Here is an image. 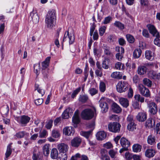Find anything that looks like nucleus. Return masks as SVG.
<instances>
[{"label":"nucleus","mask_w":160,"mask_h":160,"mask_svg":"<svg viewBox=\"0 0 160 160\" xmlns=\"http://www.w3.org/2000/svg\"><path fill=\"white\" fill-rule=\"evenodd\" d=\"M55 11L53 9L49 10L48 12L45 22L48 28H52L55 23Z\"/></svg>","instance_id":"1"},{"label":"nucleus","mask_w":160,"mask_h":160,"mask_svg":"<svg viewBox=\"0 0 160 160\" xmlns=\"http://www.w3.org/2000/svg\"><path fill=\"white\" fill-rule=\"evenodd\" d=\"M121 127V125L117 122H110L108 125L109 131L113 133L119 132Z\"/></svg>","instance_id":"2"},{"label":"nucleus","mask_w":160,"mask_h":160,"mask_svg":"<svg viewBox=\"0 0 160 160\" xmlns=\"http://www.w3.org/2000/svg\"><path fill=\"white\" fill-rule=\"evenodd\" d=\"M75 40V36L73 32L69 33L68 31H66L64 34L62 42L63 45V42L65 41L68 42L69 44H72Z\"/></svg>","instance_id":"3"},{"label":"nucleus","mask_w":160,"mask_h":160,"mask_svg":"<svg viewBox=\"0 0 160 160\" xmlns=\"http://www.w3.org/2000/svg\"><path fill=\"white\" fill-rule=\"evenodd\" d=\"M81 116L84 119H90L94 116V112L91 109H86L82 111Z\"/></svg>","instance_id":"4"},{"label":"nucleus","mask_w":160,"mask_h":160,"mask_svg":"<svg viewBox=\"0 0 160 160\" xmlns=\"http://www.w3.org/2000/svg\"><path fill=\"white\" fill-rule=\"evenodd\" d=\"M138 87L141 94L146 98H151V93L148 88L142 84H139Z\"/></svg>","instance_id":"5"},{"label":"nucleus","mask_w":160,"mask_h":160,"mask_svg":"<svg viewBox=\"0 0 160 160\" xmlns=\"http://www.w3.org/2000/svg\"><path fill=\"white\" fill-rule=\"evenodd\" d=\"M128 83L126 82H119L116 85V89L118 92L121 93L125 92L127 89Z\"/></svg>","instance_id":"6"},{"label":"nucleus","mask_w":160,"mask_h":160,"mask_svg":"<svg viewBox=\"0 0 160 160\" xmlns=\"http://www.w3.org/2000/svg\"><path fill=\"white\" fill-rule=\"evenodd\" d=\"M51 58L50 57H47L45 60L42 63V73L45 78H48L47 72L46 73L45 70H46L47 72L48 71V67L49 65V63Z\"/></svg>","instance_id":"7"},{"label":"nucleus","mask_w":160,"mask_h":160,"mask_svg":"<svg viewBox=\"0 0 160 160\" xmlns=\"http://www.w3.org/2000/svg\"><path fill=\"white\" fill-rule=\"evenodd\" d=\"M106 99L105 97H103L99 101V106L101 108L102 112L103 113L107 112L108 109V105L106 102Z\"/></svg>","instance_id":"8"},{"label":"nucleus","mask_w":160,"mask_h":160,"mask_svg":"<svg viewBox=\"0 0 160 160\" xmlns=\"http://www.w3.org/2000/svg\"><path fill=\"white\" fill-rule=\"evenodd\" d=\"M145 102L148 103V107L149 108V112L153 115L156 114L158 112V108L155 103L153 102L148 103V100L147 99L145 100Z\"/></svg>","instance_id":"9"},{"label":"nucleus","mask_w":160,"mask_h":160,"mask_svg":"<svg viewBox=\"0 0 160 160\" xmlns=\"http://www.w3.org/2000/svg\"><path fill=\"white\" fill-rule=\"evenodd\" d=\"M57 148L60 153H66L68 150V145L64 143H60L57 145Z\"/></svg>","instance_id":"10"},{"label":"nucleus","mask_w":160,"mask_h":160,"mask_svg":"<svg viewBox=\"0 0 160 160\" xmlns=\"http://www.w3.org/2000/svg\"><path fill=\"white\" fill-rule=\"evenodd\" d=\"M156 153V151L155 149L152 148H147L144 152L145 156L148 158L153 157Z\"/></svg>","instance_id":"11"},{"label":"nucleus","mask_w":160,"mask_h":160,"mask_svg":"<svg viewBox=\"0 0 160 160\" xmlns=\"http://www.w3.org/2000/svg\"><path fill=\"white\" fill-rule=\"evenodd\" d=\"M149 32L153 36L158 37L159 36V33L158 32L154 26L151 24H148L147 26Z\"/></svg>","instance_id":"12"},{"label":"nucleus","mask_w":160,"mask_h":160,"mask_svg":"<svg viewBox=\"0 0 160 160\" xmlns=\"http://www.w3.org/2000/svg\"><path fill=\"white\" fill-rule=\"evenodd\" d=\"M30 119V118L28 116L23 115L19 118V123L21 124L22 126H25L29 122Z\"/></svg>","instance_id":"13"},{"label":"nucleus","mask_w":160,"mask_h":160,"mask_svg":"<svg viewBox=\"0 0 160 160\" xmlns=\"http://www.w3.org/2000/svg\"><path fill=\"white\" fill-rule=\"evenodd\" d=\"M82 142V139L79 137H76L73 139L71 141L72 146L75 147H78Z\"/></svg>","instance_id":"14"},{"label":"nucleus","mask_w":160,"mask_h":160,"mask_svg":"<svg viewBox=\"0 0 160 160\" xmlns=\"http://www.w3.org/2000/svg\"><path fill=\"white\" fill-rule=\"evenodd\" d=\"M29 18L32 19V22L34 23H37L39 21V17L36 11L34 10L30 13Z\"/></svg>","instance_id":"15"},{"label":"nucleus","mask_w":160,"mask_h":160,"mask_svg":"<svg viewBox=\"0 0 160 160\" xmlns=\"http://www.w3.org/2000/svg\"><path fill=\"white\" fill-rule=\"evenodd\" d=\"M147 115L146 112H140L136 116L137 120L139 122H143L147 119Z\"/></svg>","instance_id":"16"},{"label":"nucleus","mask_w":160,"mask_h":160,"mask_svg":"<svg viewBox=\"0 0 160 160\" xmlns=\"http://www.w3.org/2000/svg\"><path fill=\"white\" fill-rule=\"evenodd\" d=\"M120 142L122 147L124 148L125 149L128 148L130 145V141L123 137L121 138Z\"/></svg>","instance_id":"17"},{"label":"nucleus","mask_w":160,"mask_h":160,"mask_svg":"<svg viewBox=\"0 0 160 160\" xmlns=\"http://www.w3.org/2000/svg\"><path fill=\"white\" fill-rule=\"evenodd\" d=\"M63 132L66 135L70 136L74 132L73 128L71 127H67L63 130Z\"/></svg>","instance_id":"18"},{"label":"nucleus","mask_w":160,"mask_h":160,"mask_svg":"<svg viewBox=\"0 0 160 160\" xmlns=\"http://www.w3.org/2000/svg\"><path fill=\"white\" fill-rule=\"evenodd\" d=\"M119 101L121 105L125 108H127L129 105V100L126 98H120Z\"/></svg>","instance_id":"19"},{"label":"nucleus","mask_w":160,"mask_h":160,"mask_svg":"<svg viewBox=\"0 0 160 160\" xmlns=\"http://www.w3.org/2000/svg\"><path fill=\"white\" fill-rule=\"evenodd\" d=\"M101 158L102 160H110L109 156L108 155L107 151L104 149L101 150Z\"/></svg>","instance_id":"20"},{"label":"nucleus","mask_w":160,"mask_h":160,"mask_svg":"<svg viewBox=\"0 0 160 160\" xmlns=\"http://www.w3.org/2000/svg\"><path fill=\"white\" fill-rule=\"evenodd\" d=\"M148 144L150 145H154L156 143V138L153 135H150L148 136L147 138Z\"/></svg>","instance_id":"21"},{"label":"nucleus","mask_w":160,"mask_h":160,"mask_svg":"<svg viewBox=\"0 0 160 160\" xmlns=\"http://www.w3.org/2000/svg\"><path fill=\"white\" fill-rule=\"evenodd\" d=\"M155 122L153 120L152 118H148L146 122L145 126L146 127L149 128H153L155 125Z\"/></svg>","instance_id":"22"},{"label":"nucleus","mask_w":160,"mask_h":160,"mask_svg":"<svg viewBox=\"0 0 160 160\" xmlns=\"http://www.w3.org/2000/svg\"><path fill=\"white\" fill-rule=\"evenodd\" d=\"M106 136L107 134L103 131H99L96 134L97 138L98 140H103L106 138Z\"/></svg>","instance_id":"23"},{"label":"nucleus","mask_w":160,"mask_h":160,"mask_svg":"<svg viewBox=\"0 0 160 160\" xmlns=\"http://www.w3.org/2000/svg\"><path fill=\"white\" fill-rule=\"evenodd\" d=\"M72 113L71 109L69 108L66 109L62 114V117L64 119H67L69 117V114Z\"/></svg>","instance_id":"24"},{"label":"nucleus","mask_w":160,"mask_h":160,"mask_svg":"<svg viewBox=\"0 0 160 160\" xmlns=\"http://www.w3.org/2000/svg\"><path fill=\"white\" fill-rule=\"evenodd\" d=\"M112 107L113 111L116 113H119L122 111V109L120 106L115 102L113 103Z\"/></svg>","instance_id":"25"},{"label":"nucleus","mask_w":160,"mask_h":160,"mask_svg":"<svg viewBox=\"0 0 160 160\" xmlns=\"http://www.w3.org/2000/svg\"><path fill=\"white\" fill-rule=\"evenodd\" d=\"M12 144V143L9 144L7 146L6 152L5 153V159L7 160L8 158L11 155L12 152L11 145Z\"/></svg>","instance_id":"26"},{"label":"nucleus","mask_w":160,"mask_h":160,"mask_svg":"<svg viewBox=\"0 0 160 160\" xmlns=\"http://www.w3.org/2000/svg\"><path fill=\"white\" fill-rule=\"evenodd\" d=\"M9 111V108L8 105L4 106L2 108L1 113L3 117H6Z\"/></svg>","instance_id":"27"},{"label":"nucleus","mask_w":160,"mask_h":160,"mask_svg":"<svg viewBox=\"0 0 160 160\" xmlns=\"http://www.w3.org/2000/svg\"><path fill=\"white\" fill-rule=\"evenodd\" d=\"M142 51L140 48L135 49L133 53V56L134 58H138L140 57L142 54Z\"/></svg>","instance_id":"28"},{"label":"nucleus","mask_w":160,"mask_h":160,"mask_svg":"<svg viewBox=\"0 0 160 160\" xmlns=\"http://www.w3.org/2000/svg\"><path fill=\"white\" fill-rule=\"evenodd\" d=\"M145 58L148 60H152L154 59V57L151 51L146 50L145 52Z\"/></svg>","instance_id":"29"},{"label":"nucleus","mask_w":160,"mask_h":160,"mask_svg":"<svg viewBox=\"0 0 160 160\" xmlns=\"http://www.w3.org/2000/svg\"><path fill=\"white\" fill-rule=\"evenodd\" d=\"M58 153L57 149L56 148H53L51 151V158L53 159H56L58 158Z\"/></svg>","instance_id":"30"},{"label":"nucleus","mask_w":160,"mask_h":160,"mask_svg":"<svg viewBox=\"0 0 160 160\" xmlns=\"http://www.w3.org/2000/svg\"><path fill=\"white\" fill-rule=\"evenodd\" d=\"M147 69L145 66H141L139 67L138 69V73L140 75H143L146 73Z\"/></svg>","instance_id":"31"},{"label":"nucleus","mask_w":160,"mask_h":160,"mask_svg":"<svg viewBox=\"0 0 160 160\" xmlns=\"http://www.w3.org/2000/svg\"><path fill=\"white\" fill-rule=\"evenodd\" d=\"M122 75L120 72H114L112 73L111 76L112 78L119 79L122 78Z\"/></svg>","instance_id":"32"},{"label":"nucleus","mask_w":160,"mask_h":160,"mask_svg":"<svg viewBox=\"0 0 160 160\" xmlns=\"http://www.w3.org/2000/svg\"><path fill=\"white\" fill-rule=\"evenodd\" d=\"M110 62V60L109 58H105L104 60L102 62V67L105 69H107L108 68V64Z\"/></svg>","instance_id":"33"},{"label":"nucleus","mask_w":160,"mask_h":160,"mask_svg":"<svg viewBox=\"0 0 160 160\" xmlns=\"http://www.w3.org/2000/svg\"><path fill=\"white\" fill-rule=\"evenodd\" d=\"M127 129L130 131H133L136 129V124L134 121L128 123Z\"/></svg>","instance_id":"34"},{"label":"nucleus","mask_w":160,"mask_h":160,"mask_svg":"<svg viewBox=\"0 0 160 160\" xmlns=\"http://www.w3.org/2000/svg\"><path fill=\"white\" fill-rule=\"evenodd\" d=\"M88 99V96L86 95H80L78 98L79 101L83 103L86 102Z\"/></svg>","instance_id":"35"},{"label":"nucleus","mask_w":160,"mask_h":160,"mask_svg":"<svg viewBox=\"0 0 160 160\" xmlns=\"http://www.w3.org/2000/svg\"><path fill=\"white\" fill-rule=\"evenodd\" d=\"M132 148L134 152H137L141 151L142 146L139 144H136L133 145Z\"/></svg>","instance_id":"36"},{"label":"nucleus","mask_w":160,"mask_h":160,"mask_svg":"<svg viewBox=\"0 0 160 160\" xmlns=\"http://www.w3.org/2000/svg\"><path fill=\"white\" fill-rule=\"evenodd\" d=\"M34 72L37 75H39L40 70V62L34 65Z\"/></svg>","instance_id":"37"},{"label":"nucleus","mask_w":160,"mask_h":160,"mask_svg":"<svg viewBox=\"0 0 160 160\" xmlns=\"http://www.w3.org/2000/svg\"><path fill=\"white\" fill-rule=\"evenodd\" d=\"M143 84L148 87H151L152 85V82L149 79L147 78H143L142 80Z\"/></svg>","instance_id":"38"},{"label":"nucleus","mask_w":160,"mask_h":160,"mask_svg":"<svg viewBox=\"0 0 160 160\" xmlns=\"http://www.w3.org/2000/svg\"><path fill=\"white\" fill-rule=\"evenodd\" d=\"M103 49L104 54L106 55L109 56L110 57H112L113 56V54L110 51L109 47L104 46Z\"/></svg>","instance_id":"39"},{"label":"nucleus","mask_w":160,"mask_h":160,"mask_svg":"<svg viewBox=\"0 0 160 160\" xmlns=\"http://www.w3.org/2000/svg\"><path fill=\"white\" fill-rule=\"evenodd\" d=\"M49 145L48 144L45 145L43 147V151L44 155L47 156L49 154Z\"/></svg>","instance_id":"40"},{"label":"nucleus","mask_w":160,"mask_h":160,"mask_svg":"<svg viewBox=\"0 0 160 160\" xmlns=\"http://www.w3.org/2000/svg\"><path fill=\"white\" fill-rule=\"evenodd\" d=\"M92 132V130H89L88 131H81L80 134L82 136L84 137L87 138H88Z\"/></svg>","instance_id":"41"},{"label":"nucleus","mask_w":160,"mask_h":160,"mask_svg":"<svg viewBox=\"0 0 160 160\" xmlns=\"http://www.w3.org/2000/svg\"><path fill=\"white\" fill-rule=\"evenodd\" d=\"M114 25L120 29L122 30L124 28V25L119 21H116Z\"/></svg>","instance_id":"42"},{"label":"nucleus","mask_w":160,"mask_h":160,"mask_svg":"<svg viewBox=\"0 0 160 160\" xmlns=\"http://www.w3.org/2000/svg\"><path fill=\"white\" fill-rule=\"evenodd\" d=\"M134 98L138 102H140L142 103L144 102V98L141 96V95L139 94L135 95Z\"/></svg>","instance_id":"43"},{"label":"nucleus","mask_w":160,"mask_h":160,"mask_svg":"<svg viewBox=\"0 0 160 160\" xmlns=\"http://www.w3.org/2000/svg\"><path fill=\"white\" fill-rule=\"evenodd\" d=\"M52 135L53 137L57 138L60 137V133L59 131L57 130H53L52 131Z\"/></svg>","instance_id":"44"},{"label":"nucleus","mask_w":160,"mask_h":160,"mask_svg":"<svg viewBox=\"0 0 160 160\" xmlns=\"http://www.w3.org/2000/svg\"><path fill=\"white\" fill-rule=\"evenodd\" d=\"M112 17L111 16H108L105 18L104 20L102 22V24H106L109 23L112 20Z\"/></svg>","instance_id":"45"},{"label":"nucleus","mask_w":160,"mask_h":160,"mask_svg":"<svg viewBox=\"0 0 160 160\" xmlns=\"http://www.w3.org/2000/svg\"><path fill=\"white\" fill-rule=\"evenodd\" d=\"M115 67L117 69L119 70H123L124 68V65L123 64H122L121 62H119L116 64Z\"/></svg>","instance_id":"46"},{"label":"nucleus","mask_w":160,"mask_h":160,"mask_svg":"<svg viewBox=\"0 0 160 160\" xmlns=\"http://www.w3.org/2000/svg\"><path fill=\"white\" fill-rule=\"evenodd\" d=\"M99 89L100 91L104 92L106 90L105 84L102 82H101L99 85Z\"/></svg>","instance_id":"47"},{"label":"nucleus","mask_w":160,"mask_h":160,"mask_svg":"<svg viewBox=\"0 0 160 160\" xmlns=\"http://www.w3.org/2000/svg\"><path fill=\"white\" fill-rule=\"evenodd\" d=\"M126 37L128 41L130 43H132L134 41V37L130 34H127L126 35Z\"/></svg>","instance_id":"48"},{"label":"nucleus","mask_w":160,"mask_h":160,"mask_svg":"<svg viewBox=\"0 0 160 160\" xmlns=\"http://www.w3.org/2000/svg\"><path fill=\"white\" fill-rule=\"evenodd\" d=\"M47 135V132L45 130H43L42 132H39V137L40 138H45Z\"/></svg>","instance_id":"49"},{"label":"nucleus","mask_w":160,"mask_h":160,"mask_svg":"<svg viewBox=\"0 0 160 160\" xmlns=\"http://www.w3.org/2000/svg\"><path fill=\"white\" fill-rule=\"evenodd\" d=\"M25 132L24 131L19 132L17 133L15 135L18 138H22L24 137L25 135Z\"/></svg>","instance_id":"50"},{"label":"nucleus","mask_w":160,"mask_h":160,"mask_svg":"<svg viewBox=\"0 0 160 160\" xmlns=\"http://www.w3.org/2000/svg\"><path fill=\"white\" fill-rule=\"evenodd\" d=\"M89 92L91 95L93 96L98 93V90L95 88H92L89 89Z\"/></svg>","instance_id":"51"},{"label":"nucleus","mask_w":160,"mask_h":160,"mask_svg":"<svg viewBox=\"0 0 160 160\" xmlns=\"http://www.w3.org/2000/svg\"><path fill=\"white\" fill-rule=\"evenodd\" d=\"M116 51L118 52V53H120L121 54H123L124 52V50L123 48L122 47L117 46L116 47Z\"/></svg>","instance_id":"52"},{"label":"nucleus","mask_w":160,"mask_h":160,"mask_svg":"<svg viewBox=\"0 0 160 160\" xmlns=\"http://www.w3.org/2000/svg\"><path fill=\"white\" fill-rule=\"evenodd\" d=\"M35 90H37L38 92L40 94H41L42 96H43L45 92L44 90L42 89H40L38 87V85H35Z\"/></svg>","instance_id":"53"},{"label":"nucleus","mask_w":160,"mask_h":160,"mask_svg":"<svg viewBox=\"0 0 160 160\" xmlns=\"http://www.w3.org/2000/svg\"><path fill=\"white\" fill-rule=\"evenodd\" d=\"M81 90V87H79L75 90L72 93L71 97L72 98H74L76 95Z\"/></svg>","instance_id":"54"},{"label":"nucleus","mask_w":160,"mask_h":160,"mask_svg":"<svg viewBox=\"0 0 160 160\" xmlns=\"http://www.w3.org/2000/svg\"><path fill=\"white\" fill-rule=\"evenodd\" d=\"M106 28V27L103 26L100 27L99 29V34L101 36H102L105 32Z\"/></svg>","instance_id":"55"},{"label":"nucleus","mask_w":160,"mask_h":160,"mask_svg":"<svg viewBox=\"0 0 160 160\" xmlns=\"http://www.w3.org/2000/svg\"><path fill=\"white\" fill-rule=\"evenodd\" d=\"M134 121L133 116L132 115H129L127 118V123L128 124Z\"/></svg>","instance_id":"56"},{"label":"nucleus","mask_w":160,"mask_h":160,"mask_svg":"<svg viewBox=\"0 0 160 160\" xmlns=\"http://www.w3.org/2000/svg\"><path fill=\"white\" fill-rule=\"evenodd\" d=\"M133 92L132 89L130 87L128 92V97L129 98H131L133 96Z\"/></svg>","instance_id":"57"},{"label":"nucleus","mask_w":160,"mask_h":160,"mask_svg":"<svg viewBox=\"0 0 160 160\" xmlns=\"http://www.w3.org/2000/svg\"><path fill=\"white\" fill-rule=\"evenodd\" d=\"M101 11L102 12V15H101L99 14L98 15V20L99 22H100L101 20L103 18V16L104 14V12L105 11L104 10V7H102L101 9Z\"/></svg>","instance_id":"58"},{"label":"nucleus","mask_w":160,"mask_h":160,"mask_svg":"<svg viewBox=\"0 0 160 160\" xmlns=\"http://www.w3.org/2000/svg\"><path fill=\"white\" fill-rule=\"evenodd\" d=\"M117 153V152L114 151L113 150H111L109 152V154L112 158H116L115 155Z\"/></svg>","instance_id":"59"},{"label":"nucleus","mask_w":160,"mask_h":160,"mask_svg":"<svg viewBox=\"0 0 160 160\" xmlns=\"http://www.w3.org/2000/svg\"><path fill=\"white\" fill-rule=\"evenodd\" d=\"M103 146L108 149L112 148L113 146L112 143L110 142H108L103 145Z\"/></svg>","instance_id":"60"},{"label":"nucleus","mask_w":160,"mask_h":160,"mask_svg":"<svg viewBox=\"0 0 160 160\" xmlns=\"http://www.w3.org/2000/svg\"><path fill=\"white\" fill-rule=\"evenodd\" d=\"M73 122L75 124H78L80 122V120L79 117L73 116L72 118Z\"/></svg>","instance_id":"61"},{"label":"nucleus","mask_w":160,"mask_h":160,"mask_svg":"<svg viewBox=\"0 0 160 160\" xmlns=\"http://www.w3.org/2000/svg\"><path fill=\"white\" fill-rule=\"evenodd\" d=\"M159 38V36L158 37H156V38L155 39L154 42L155 44L158 47H160V40Z\"/></svg>","instance_id":"62"},{"label":"nucleus","mask_w":160,"mask_h":160,"mask_svg":"<svg viewBox=\"0 0 160 160\" xmlns=\"http://www.w3.org/2000/svg\"><path fill=\"white\" fill-rule=\"evenodd\" d=\"M142 34L144 37L148 38L149 37V34L148 31L146 29H143L142 32Z\"/></svg>","instance_id":"63"},{"label":"nucleus","mask_w":160,"mask_h":160,"mask_svg":"<svg viewBox=\"0 0 160 160\" xmlns=\"http://www.w3.org/2000/svg\"><path fill=\"white\" fill-rule=\"evenodd\" d=\"M80 154L78 153L76 154L75 155L72 156L71 157V160H78L79 158H80Z\"/></svg>","instance_id":"64"}]
</instances>
